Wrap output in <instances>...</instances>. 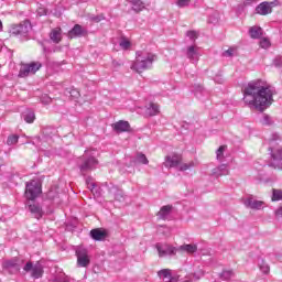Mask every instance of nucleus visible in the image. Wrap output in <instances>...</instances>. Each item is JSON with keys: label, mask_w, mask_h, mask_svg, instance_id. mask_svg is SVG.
<instances>
[{"label": "nucleus", "mask_w": 282, "mask_h": 282, "mask_svg": "<svg viewBox=\"0 0 282 282\" xmlns=\"http://www.w3.org/2000/svg\"><path fill=\"white\" fill-rule=\"evenodd\" d=\"M215 83H217L218 85H224V76L221 75H216L214 78Z\"/></svg>", "instance_id": "obj_46"}, {"label": "nucleus", "mask_w": 282, "mask_h": 282, "mask_svg": "<svg viewBox=\"0 0 282 282\" xmlns=\"http://www.w3.org/2000/svg\"><path fill=\"white\" fill-rule=\"evenodd\" d=\"M50 39L53 43H61V41H63L61 28L53 29L51 31Z\"/></svg>", "instance_id": "obj_22"}, {"label": "nucleus", "mask_w": 282, "mask_h": 282, "mask_svg": "<svg viewBox=\"0 0 282 282\" xmlns=\"http://www.w3.org/2000/svg\"><path fill=\"white\" fill-rule=\"evenodd\" d=\"M160 113V105L151 102L145 109V116H158Z\"/></svg>", "instance_id": "obj_23"}, {"label": "nucleus", "mask_w": 282, "mask_h": 282, "mask_svg": "<svg viewBox=\"0 0 282 282\" xmlns=\"http://www.w3.org/2000/svg\"><path fill=\"white\" fill-rule=\"evenodd\" d=\"M112 130L116 133H127L131 131V124H129V121L120 120L116 123H112Z\"/></svg>", "instance_id": "obj_17"}, {"label": "nucleus", "mask_w": 282, "mask_h": 282, "mask_svg": "<svg viewBox=\"0 0 282 282\" xmlns=\"http://www.w3.org/2000/svg\"><path fill=\"white\" fill-rule=\"evenodd\" d=\"M171 210H173V206L165 205L158 213L159 219H169V215H171Z\"/></svg>", "instance_id": "obj_24"}, {"label": "nucleus", "mask_w": 282, "mask_h": 282, "mask_svg": "<svg viewBox=\"0 0 282 282\" xmlns=\"http://www.w3.org/2000/svg\"><path fill=\"white\" fill-rule=\"evenodd\" d=\"M203 89H204V87L197 86V90H198V91H202Z\"/></svg>", "instance_id": "obj_53"}, {"label": "nucleus", "mask_w": 282, "mask_h": 282, "mask_svg": "<svg viewBox=\"0 0 282 282\" xmlns=\"http://www.w3.org/2000/svg\"><path fill=\"white\" fill-rule=\"evenodd\" d=\"M53 282H69L65 273L59 272L53 278Z\"/></svg>", "instance_id": "obj_34"}, {"label": "nucleus", "mask_w": 282, "mask_h": 282, "mask_svg": "<svg viewBox=\"0 0 282 282\" xmlns=\"http://www.w3.org/2000/svg\"><path fill=\"white\" fill-rule=\"evenodd\" d=\"M235 276V272L232 270H225L220 274V279H224V281H228L229 279H232Z\"/></svg>", "instance_id": "obj_35"}, {"label": "nucleus", "mask_w": 282, "mask_h": 282, "mask_svg": "<svg viewBox=\"0 0 282 282\" xmlns=\"http://www.w3.org/2000/svg\"><path fill=\"white\" fill-rule=\"evenodd\" d=\"M40 67H42V65L39 62H33L31 64H24L20 68L19 77L25 78V77L30 76V74H36V72H39Z\"/></svg>", "instance_id": "obj_7"}, {"label": "nucleus", "mask_w": 282, "mask_h": 282, "mask_svg": "<svg viewBox=\"0 0 282 282\" xmlns=\"http://www.w3.org/2000/svg\"><path fill=\"white\" fill-rule=\"evenodd\" d=\"M258 268L262 274H270V264H268L264 259H258Z\"/></svg>", "instance_id": "obj_27"}, {"label": "nucleus", "mask_w": 282, "mask_h": 282, "mask_svg": "<svg viewBox=\"0 0 282 282\" xmlns=\"http://www.w3.org/2000/svg\"><path fill=\"white\" fill-rule=\"evenodd\" d=\"M90 237L95 241H105L109 237V234L106 229L96 228L90 230Z\"/></svg>", "instance_id": "obj_18"}, {"label": "nucleus", "mask_w": 282, "mask_h": 282, "mask_svg": "<svg viewBox=\"0 0 282 282\" xmlns=\"http://www.w3.org/2000/svg\"><path fill=\"white\" fill-rule=\"evenodd\" d=\"M261 124L264 127H271V124H274V120H272V117L269 115H263L261 119Z\"/></svg>", "instance_id": "obj_33"}, {"label": "nucleus", "mask_w": 282, "mask_h": 282, "mask_svg": "<svg viewBox=\"0 0 282 282\" xmlns=\"http://www.w3.org/2000/svg\"><path fill=\"white\" fill-rule=\"evenodd\" d=\"M24 272H31L32 279H41L43 276V264L36 262L35 264L32 261L26 262L23 268Z\"/></svg>", "instance_id": "obj_6"}, {"label": "nucleus", "mask_w": 282, "mask_h": 282, "mask_svg": "<svg viewBox=\"0 0 282 282\" xmlns=\"http://www.w3.org/2000/svg\"><path fill=\"white\" fill-rule=\"evenodd\" d=\"M154 62L155 54L138 51L135 62L131 65V69H134V72H138V74H140L145 69H151Z\"/></svg>", "instance_id": "obj_4"}, {"label": "nucleus", "mask_w": 282, "mask_h": 282, "mask_svg": "<svg viewBox=\"0 0 282 282\" xmlns=\"http://www.w3.org/2000/svg\"><path fill=\"white\" fill-rule=\"evenodd\" d=\"M264 204L265 203H263V200H257V199H254L252 197L247 198L245 200V206L247 208H251L252 210H261V208H263Z\"/></svg>", "instance_id": "obj_19"}, {"label": "nucleus", "mask_w": 282, "mask_h": 282, "mask_svg": "<svg viewBox=\"0 0 282 282\" xmlns=\"http://www.w3.org/2000/svg\"><path fill=\"white\" fill-rule=\"evenodd\" d=\"M249 34L252 39H261V36H263V29L260 26H251L249 29Z\"/></svg>", "instance_id": "obj_28"}, {"label": "nucleus", "mask_w": 282, "mask_h": 282, "mask_svg": "<svg viewBox=\"0 0 282 282\" xmlns=\"http://www.w3.org/2000/svg\"><path fill=\"white\" fill-rule=\"evenodd\" d=\"M41 102H43V105H50V102H52V98L47 95H44L41 98Z\"/></svg>", "instance_id": "obj_43"}, {"label": "nucleus", "mask_w": 282, "mask_h": 282, "mask_svg": "<svg viewBox=\"0 0 282 282\" xmlns=\"http://www.w3.org/2000/svg\"><path fill=\"white\" fill-rule=\"evenodd\" d=\"M272 8H274V2L264 1L257 6L256 13L267 17V14H272Z\"/></svg>", "instance_id": "obj_13"}, {"label": "nucleus", "mask_w": 282, "mask_h": 282, "mask_svg": "<svg viewBox=\"0 0 282 282\" xmlns=\"http://www.w3.org/2000/svg\"><path fill=\"white\" fill-rule=\"evenodd\" d=\"M223 55H224V56H228V57L234 56V55H235V50L228 48L227 51H225V52L223 53Z\"/></svg>", "instance_id": "obj_47"}, {"label": "nucleus", "mask_w": 282, "mask_h": 282, "mask_svg": "<svg viewBox=\"0 0 282 282\" xmlns=\"http://www.w3.org/2000/svg\"><path fill=\"white\" fill-rule=\"evenodd\" d=\"M137 161L140 164H149V159H147V155H144L142 153L137 154Z\"/></svg>", "instance_id": "obj_39"}, {"label": "nucleus", "mask_w": 282, "mask_h": 282, "mask_svg": "<svg viewBox=\"0 0 282 282\" xmlns=\"http://www.w3.org/2000/svg\"><path fill=\"white\" fill-rule=\"evenodd\" d=\"M155 248L158 250L159 257H173V254H176L177 249L171 245L167 243H156Z\"/></svg>", "instance_id": "obj_9"}, {"label": "nucleus", "mask_w": 282, "mask_h": 282, "mask_svg": "<svg viewBox=\"0 0 282 282\" xmlns=\"http://www.w3.org/2000/svg\"><path fill=\"white\" fill-rule=\"evenodd\" d=\"M22 118H23V120H25L28 122V124H32V122H34V120H36V115L32 110H25L22 113Z\"/></svg>", "instance_id": "obj_29"}, {"label": "nucleus", "mask_w": 282, "mask_h": 282, "mask_svg": "<svg viewBox=\"0 0 282 282\" xmlns=\"http://www.w3.org/2000/svg\"><path fill=\"white\" fill-rule=\"evenodd\" d=\"M185 55L186 58H188V61H191L192 63H197L200 56L199 47L195 45L187 46L185 50Z\"/></svg>", "instance_id": "obj_14"}, {"label": "nucleus", "mask_w": 282, "mask_h": 282, "mask_svg": "<svg viewBox=\"0 0 282 282\" xmlns=\"http://www.w3.org/2000/svg\"><path fill=\"white\" fill-rule=\"evenodd\" d=\"M275 217H282V206L275 210Z\"/></svg>", "instance_id": "obj_50"}, {"label": "nucleus", "mask_w": 282, "mask_h": 282, "mask_svg": "<svg viewBox=\"0 0 282 282\" xmlns=\"http://www.w3.org/2000/svg\"><path fill=\"white\" fill-rule=\"evenodd\" d=\"M279 142H281V135L279 133H272L269 138V151L273 160L270 166L282 171V148H276Z\"/></svg>", "instance_id": "obj_3"}, {"label": "nucleus", "mask_w": 282, "mask_h": 282, "mask_svg": "<svg viewBox=\"0 0 282 282\" xmlns=\"http://www.w3.org/2000/svg\"><path fill=\"white\" fill-rule=\"evenodd\" d=\"M122 65H124V63H122L121 61H116V59L112 61V67L115 69H120V67H122Z\"/></svg>", "instance_id": "obj_42"}, {"label": "nucleus", "mask_w": 282, "mask_h": 282, "mask_svg": "<svg viewBox=\"0 0 282 282\" xmlns=\"http://www.w3.org/2000/svg\"><path fill=\"white\" fill-rule=\"evenodd\" d=\"M186 36H188L191 41H195V39H197V33L195 31H187Z\"/></svg>", "instance_id": "obj_44"}, {"label": "nucleus", "mask_w": 282, "mask_h": 282, "mask_svg": "<svg viewBox=\"0 0 282 282\" xmlns=\"http://www.w3.org/2000/svg\"><path fill=\"white\" fill-rule=\"evenodd\" d=\"M108 193L110 197H113L116 202H124V192L118 188V186L110 184L108 185Z\"/></svg>", "instance_id": "obj_15"}, {"label": "nucleus", "mask_w": 282, "mask_h": 282, "mask_svg": "<svg viewBox=\"0 0 282 282\" xmlns=\"http://www.w3.org/2000/svg\"><path fill=\"white\" fill-rule=\"evenodd\" d=\"M270 40H268L267 37H263L262 40H260V47H262V50H268V47H270Z\"/></svg>", "instance_id": "obj_40"}, {"label": "nucleus", "mask_w": 282, "mask_h": 282, "mask_svg": "<svg viewBox=\"0 0 282 282\" xmlns=\"http://www.w3.org/2000/svg\"><path fill=\"white\" fill-rule=\"evenodd\" d=\"M86 184L95 197H100V188H96V183L91 182V177L86 178Z\"/></svg>", "instance_id": "obj_26"}, {"label": "nucleus", "mask_w": 282, "mask_h": 282, "mask_svg": "<svg viewBox=\"0 0 282 282\" xmlns=\"http://www.w3.org/2000/svg\"><path fill=\"white\" fill-rule=\"evenodd\" d=\"M30 22L28 21L20 24H13L11 25L10 34H12L13 36H19V34L24 35L28 34V32H30Z\"/></svg>", "instance_id": "obj_10"}, {"label": "nucleus", "mask_w": 282, "mask_h": 282, "mask_svg": "<svg viewBox=\"0 0 282 282\" xmlns=\"http://www.w3.org/2000/svg\"><path fill=\"white\" fill-rule=\"evenodd\" d=\"M98 166V160L94 156H89L88 159L84 160V162L79 165V170L82 175L88 173V171H94Z\"/></svg>", "instance_id": "obj_11"}, {"label": "nucleus", "mask_w": 282, "mask_h": 282, "mask_svg": "<svg viewBox=\"0 0 282 282\" xmlns=\"http://www.w3.org/2000/svg\"><path fill=\"white\" fill-rule=\"evenodd\" d=\"M3 30V22L0 21V32Z\"/></svg>", "instance_id": "obj_52"}, {"label": "nucleus", "mask_w": 282, "mask_h": 282, "mask_svg": "<svg viewBox=\"0 0 282 282\" xmlns=\"http://www.w3.org/2000/svg\"><path fill=\"white\" fill-rule=\"evenodd\" d=\"M276 89L261 79L250 82L243 89V102L251 109L263 111L274 102Z\"/></svg>", "instance_id": "obj_1"}, {"label": "nucleus", "mask_w": 282, "mask_h": 282, "mask_svg": "<svg viewBox=\"0 0 282 282\" xmlns=\"http://www.w3.org/2000/svg\"><path fill=\"white\" fill-rule=\"evenodd\" d=\"M4 270H14V272H19L21 270V264L19 263V258H13L11 260H7L3 263Z\"/></svg>", "instance_id": "obj_20"}, {"label": "nucleus", "mask_w": 282, "mask_h": 282, "mask_svg": "<svg viewBox=\"0 0 282 282\" xmlns=\"http://www.w3.org/2000/svg\"><path fill=\"white\" fill-rule=\"evenodd\" d=\"M17 142H19V135H17V134L10 135V137L8 138V140H7V144H8L9 147H12V144H17Z\"/></svg>", "instance_id": "obj_37"}, {"label": "nucleus", "mask_w": 282, "mask_h": 282, "mask_svg": "<svg viewBox=\"0 0 282 282\" xmlns=\"http://www.w3.org/2000/svg\"><path fill=\"white\" fill-rule=\"evenodd\" d=\"M191 3V0H176V6L178 8H186Z\"/></svg>", "instance_id": "obj_41"}, {"label": "nucleus", "mask_w": 282, "mask_h": 282, "mask_svg": "<svg viewBox=\"0 0 282 282\" xmlns=\"http://www.w3.org/2000/svg\"><path fill=\"white\" fill-rule=\"evenodd\" d=\"M180 250H184L185 252H188V254H193V252H197V246L196 245H183L180 247Z\"/></svg>", "instance_id": "obj_30"}, {"label": "nucleus", "mask_w": 282, "mask_h": 282, "mask_svg": "<svg viewBox=\"0 0 282 282\" xmlns=\"http://www.w3.org/2000/svg\"><path fill=\"white\" fill-rule=\"evenodd\" d=\"M163 164L166 169H177L178 166V171H188L194 169V166H197V163L194 161L182 164V155L180 154L167 155Z\"/></svg>", "instance_id": "obj_5"}, {"label": "nucleus", "mask_w": 282, "mask_h": 282, "mask_svg": "<svg viewBox=\"0 0 282 282\" xmlns=\"http://www.w3.org/2000/svg\"><path fill=\"white\" fill-rule=\"evenodd\" d=\"M41 182L39 181H31L26 183V188H25V197L28 200L26 206L31 213V215L35 219H41L43 215H45V212H43V207H41V204L34 202L39 195H41Z\"/></svg>", "instance_id": "obj_2"}, {"label": "nucleus", "mask_w": 282, "mask_h": 282, "mask_svg": "<svg viewBox=\"0 0 282 282\" xmlns=\"http://www.w3.org/2000/svg\"><path fill=\"white\" fill-rule=\"evenodd\" d=\"M273 64L275 67H282V58L281 57H275L273 61Z\"/></svg>", "instance_id": "obj_48"}, {"label": "nucleus", "mask_w": 282, "mask_h": 282, "mask_svg": "<svg viewBox=\"0 0 282 282\" xmlns=\"http://www.w3.org/2000/svg\"><path fill=\"white\" fill-rule=\"evenodd\" d=\"M131 9L134 12H142L144 10L145 4L143 0H130Z\"/></svg>", "instance_id": "obj_25"}, {"label": "nucleus", "mask_w": 282, "mask_h": 282, "mask_svg": "<svg viewBox=\"0 0 282 282\" xmlns=\"http://www.w3.org/2000/svg\"><path fill=\"white\" fill-rule=\"evenodd\" d=\"M37 14H39V17H43V15L47 14V10H45V9H43V8H40V9L37 10Z\"/></svg>", "instance_id": "obj_49"}, {"label": "nucleus", "mask_w": 282, "mask_h": 282, "mask_svg": "<svg viewBox=\"0 0 282 282\" xmlns=\"http://www.w3.org/2000/svg\"><path fill=\"white\" fill-rule=\"evenodd\" d=\"M259 0H245V6H252V3H257Z\"/></svg>", "instance_id": "obj_51"}, {"label": "nucleus", "mask_w": 282, "mask_h": 282, "mask_svg": "<svg viewBox=\"0 0 282 282\" xmlns=\"http://www.w3.org/2000/svg\"><path fill=\"white\" fill-rule=\"evenodd\" d=\"M83 36H87V29L80 24H75L67 33L68 39H80Z\"/></svg>", "instance_id": "obj_12"}, {"label": "nucleus", "mask_w": 282, "mask_h": 282, "mask_svg": "<svg viewBox=\"0 0 282 282\" xmlns=\"http://www.w3.org/2000/svg\"><path fill=\"white\" fill-rule=\"evenodd\" d=\"M228 149L227 145H220L219 149L216 151V160H218V162H223L224 161V152Z\"/></svg>", "instance_id": "obj_31"}, {"label": "nucleus", "mask_w": 282, "mask_h": 282, "mask_svg": "<svg viewBox=\"0 0 282 282\" xmlns=\"http://www.w3.org/2000/svg\"><path fill=\"white\" fill-rule=\"evenodd\" d=\"M228 173H230L228 170V164H220L212 171V174L215 177H221V175H228Z\"/></svg>", "instance_id": "obj_21"}, {"label": "nucleus", "mask_w": 282, "mask_h": 282, "mask_svg": "<svg viewBox=\"0 0 282 282\" xmlns=\"http://www.w3.org/2000/svg\"><path fill=\"white\" fill-rule=\"evenodd\" d=\"M102 20H105V17L102 15H94L90 18V21H94L95 23H100Z\"/></svg>", "instance_id": "obj_45"}, {"label": "nucleus", "mask_w": 282, "mask_h": 282, "mask_svg": "<svg viewBox=\"0 0 282 282\" xmlns=\"http://www.w3.org/2000/svg\"><path fill=\"white\" fill-rule=\"evenodd\" d=\"M271 200L272 202H282V189L273 188Z\"/></svg>", "instance_id": "obj_32"}, {"label": "nucleus", "mask_w": 282, "mask_h": 282, "mask_svg": "<svg viewBox=\"0 0 282 282\" xmlns=\"http://www.w3.org/2000/svg\"><path fill=\"white\" fill-rule=\"evenodd\" d=\"M158 276L161 281L164 282H177L180 281L177 275L171 273V269H162L158 272Z\"/></svg>", "instance_id": "obj_16"}, {"label": "nucleus", "mask_w": 282, "mask_h": 282, "mask_svg": "<svg viewBox=\"0 0 282 282\" xmlns=\"http://www.w3.org/2000/svg\"><path fill=\"white\" fill-rule=\"evenodd\" d=\"M76 257L78 268H88L89 263H91V260L89 259V253L85 248H78L76 250Z\"/></svg>", "instance_id": "obj_8"}, {"label": "nucleus", "mask_w": 282, "mask_h": 282, "mask_svg": "<svg viewBox=\"0 0 282 282\" xmlns=\"http://www.w3.org/2000/svg\"><path fill=\"white\" fill-rule=\"evenodd\" d=\"M119 45L121 50H129L131 47V42L127 39H121V41L119 42Z\"/></svg>", "instance_id": "obj_36"}, {"label": "nucleus", "mask_w": 282, "mask_h": 282, "mask_svg": "<svg viewBox=\"0 0 282 282\" xmlns=\"http://www.w3.org/2000/svg\"><path fill=\"white\" fill-rule=\"evenodd\" d=\"M69 94H70V98H73V100L78 101V98H80V91L76 88L70 89Z\"/></svg>", "instance_id": "obj_38"}]
</instances>
